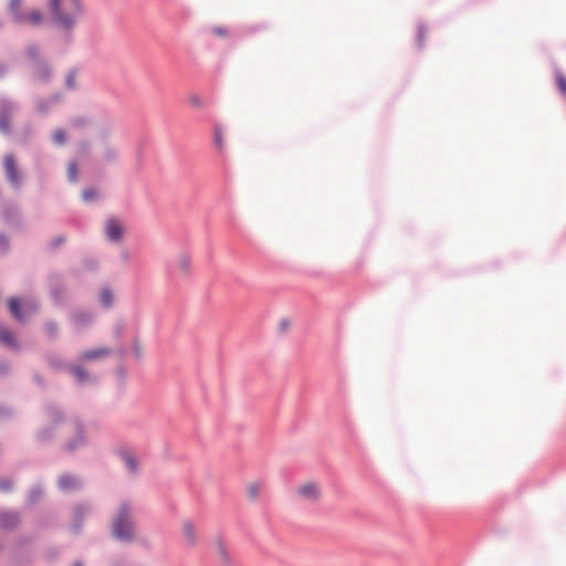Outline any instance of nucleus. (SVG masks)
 <instances>
[{
	"instance_id": "obj_24",
	"label": "nucleus",
	"mask_w": 566,
	"mask_h": 566,
	"mask_svg": "<svg viewBox=\"0 0 566 566\" xmlns=\"http://www.w3.org/2000/svg\"><path fill=\"white\" fill-rule=\"evenodd\" d=\"M82 197L85 201H90L97 197V192L94 189H85L82 192Z\"/></svg>"
},
{
	"instance_id": "obj_12",
	"label": "nucleus",
	"mask_w": 566,
	"mask_h": 566,
	"mask_svg": "<svg viewBox=\"0 0 566 566\" xmlns=\"http://www.w3.org/2000/svg\"><path fill=\"white\" fill-rule=\"evenodd\" d=\"M190 259L186 254H180L176 260V266L182 273H188L190 270Z\"/></svg>"
},
{
	"instance_id": "obj_18",
	"label": "nucleus",
	"mask_w": 566,
	"mask_h": 566,
	"mask_svg": "<svg viewBox=\"0 0 566 566\" xmlns=\"http://www.w3.org/2000/svg\"><path fill=\"white\" fill-rule=\"evenodd\" d=\"M17 515L13 513H3L0 515V523L4 527H9L17 522Z\"/></svg>"
},
{
	"instance_id": "obj_2",
	"label": "nucleus",
	"mask_w": 566,
	"mask_h": 566,
	"mask_svg": "<svg viewBox=\"0 0 566 566\" xmlns=\"http://www.w3.org/2000/svg\"><path fill=\"white\" fill-rule=\"evenodd\" d=\"M112 533L115 538L124 542L132 541L135 534L132 507L127 502L120 504L112 522Z\"/></svg>"
},
{
	"instance_id": "obj_28",
	"label": "nucleus",
	"mask_w": 566,
	"mask_h": 566,
	"mask_svg": "<svg viewBox=\"0 0 566 566\" xmlns=\"http://www.w3.org/2000/svg\"><path fill=\"white\" fill-rule=\"evenodd\" d=\"M85 124V120L82 118H75L71 120V125L74 127L83 126Z\"/></svg>"
},
{
	"instance_id": "obj_4",
	"label": "nucleus",
	"mask_w": 566,
	"mask_h": 566,
	"mask_svg": "<svg viewBox=\"0 0 566 566\" xmlns=\"http://www.w3.org/2000/svg\"><path fill=\"white\" fill-rule=\"evenodd\" d=\"M297 495L308 502H316L321 497V488L315 482H306L297 488Z\"/></svg>"
},
{
	"instance_id": "obj_33",
	"label": "nucleus",
	"mask_w": 566,
	"mask_h": 566,
	"mask_svg": "<svg viewBox=\"0 0 566 566\" xmlns=\"http://www.w3.org/2000/svg\"><path fill=\"white\" fill-rule=\"evenodd\" d=\"M74 448H75V444H70V446H69V449H70V450H72V449H74Z\"/></svg>"
},
{
	"instance_id": "obj_5",
	"label": "nucleus",
	"mask_w": 566,
	"mask_h": 566,
	"mask_svg": "<svg viewBox=\"0 0 566 566\" xmlns=\"http://www.w3.org/2000/svg\"><path fill=\"white\" fill-rule=\"evenodd\" d=\"M123 226L117 219H108L105 224V232L109 240L119 241L123 237Z\"/></svg>"
},
{
	"instance_id": "obj_19",
	"label": "nucleus",
	"mask_w": 566,
	"mask_h": 566,
	"mask_svg": "<svg viewBox=\"0 0 566 566\" xmlns=\"http://www.w3.org/2000/svg\"><path fill=\"white\" fill-rule=\"evenodd\" d=\"M0 342L7 345L13 344V335L6 327H0Z\"/></svg>"
},
{
	"instance_id": "obj_7",
	"label": "nucleus",
	"mask_w": 566,
	"mask_h": 566,
	"mask_svg": "<svg viewBox=\"0 0 566 566\" xmlns=\"http://www.w3.org/2000/svg\"><path fill=\"white\" fill-rule=\"evenodd\" d=\"M4 167L9 179L17 185L19 182V176L15 168V161L12 156L4 157Z\"/></svg>"
},
{
	"instance_id": "obj_20",
	"label": "nucleus",
	"mask_w": 566,
	"mask_h": 566,
	"mask_svg": "<svg viewBox=\"0 0 566 566\" xmlns=\"http://www.w3.org/2000/svg\"><path fill=\"white\" fill-rule=\"evenodd\" d=\"M99 300L104 306H111L112 302H113V295H112L111 291L107 289L103 290L101 292Z\"/></svg>"
},
{
	"instance_id": "obj_32",
	"label": "nucleus",
	"mask_w": 566,
	"mask_h": 566,
	"mask_svg": "<svg viewBox=\"0 0 566 566\" xmlns=\"http://www.w3.org/2000/svg\"><path fill=\"white\" fill-rule=\"evenodd\" d=\"M48 328H49V329H50V332H52V333H54V332L56 331L55 326H53V325H50Z\"/></svg>"
},
{
	"instance_id": "obj_31",
	"label": "nucleus",
	"mask_w": 566,
	"mask_h": 566,
	"mask_svg": "<svg viewBox=\"0 0 566 566\" xmlns=\"http://www.w3.org/2000/svg\"><path fill=\"white\" fill-rule=\"evenodd\" d=\"M6 238L3 235H0V245H6Z\"/></svg>"
},
{
	"instance_id": "obj_30",
	"label": "nucleus",
	"mask_w": 566,
	"mask_h": 566,
	"mask_svg": "<svg viewBox=\"0 0 566 566\" xmlns=\"http://www.w3.org/2000/svg\"><path fill=\"white\" fill-rule=\"evenodd\" d=\"M62 242H64V238L60 237V238H57V239L54 241V245H59V244H61Z\"/></svg>"
},
{
	"instance_id": "obj_25",
	"label": "nucleus",
	"mask_w": 566,
	"mask_h": 566,
	"mask_svg": "<svg viewBox=\"0 0 566 566\" xmlns=\"http://www.w3.org/2000/svg\"><path fill=\"white\" fill-rule=\"evenodd\" d=\"M212 33H213L214 35H217V36H221V38H224V36H227V35H228V31H227V29H226V28H223V27H214V28L212 29Z\"/></svg>"
},
{
	"instance_id": "obj_29",
	"label": "nucleus",
	"mask_w": 566,
	"mask_h": 566,
	"mask_svg": "<svg viewBox=\"0 0 566 566\" xmlns=\"http://www.w3.org/2000/svg\"><path fill=\"white\" fill-rule=\"evenodd\" d=\"M11 488V484L9 481H0V490L7 491Z\"/></svg>"
},
{
	"instance_id": "obj_16",
	"label": "nucleus",
	"mask_w": 566,
	"mask_h": 566,
	"mask_svg": "<svg viewBox=\"0 0 566 566\" xmlns=\"http://www.w3.org/2000/svg\"><path fill=\"white\" fill-rule=\"evenodd\" d=\"M66 133L65 130L59 128L56 130H54L53 135H52V140L54 144L59 145V146H62L66 143Z\"/></svg>"
},
{
	"instance_id": "obj_35",
	"label": "nucleus",
	"mask_w": 566,
	"mask_h": 566,
	"mask_svg": "<svg viewBox=\"0 0 566 566\" xmlns=\"http://www.w3.org/2000/svg\"><path fill=\"white\" fill-rule=\"evenodd\" d=\"M2 73V67L0 66V74Z\"/></svg>"
},
{
	"instance_id": "obj_15",
	"label": "nucleus",
	"mask_w": 566,
	"mask_h": 566,
	"mask_svg": "<svg viewBox=\"0 0 566 566\" xmlns=\"http://www.w3.org/2000/svg\"><path fill=\"white\" fill-rule=\"evenodd\" d=\"M188 103L195 109H201L205 107V101L198 94H190L188 96Z\"/></svg>"
},
{
	"instance_id": "obj_17",
	"label": "nucleus",
	"mask_w": 566,
	"mask_h": 566,
	"mask_svg": "<svg viewBox=\"0 0 566 566\" xmlns=\"http://www.w3.org/2000/svg\"><path fill=\"white\" fill-rule=\"evenodd\" d=\"M50 70L44 63H39L35 65V75L39 80L43 81L49 77Z\"/></svg>"
},
{
	"instance_id": "obj_9",
	"label": "nucleus",
	"mask_w": 566,
	"mask_h": 566,
	"mask_svg": "<svg viewBox=\"0 0 566 566\" xmlns=\"http://www.w3.org/2000/svg\"><path fill=\"white\" fill-rule=\"evenodd\" d=\"M182 535L185 541L189 545H196L197 543V532L195 526L190 522H185L182 525Z\"/></svg>"
},
{
	"instance_id": "obj_13",
	"label": "nucleus",
	"mask_w": 566,
	"mask_h": 566,
	"mask_svg": "<svg viewBox=\"0 0 566 566\" xmlns=\"http://www.w3.org/2000/svg\"><path fill=\"white\" fill-rule=\"evenodd\" d=\"M9 310L11 312V314L19 321H22L23 319V315L20 311V305H19V301L18 298L15 297H12L10 298L9 301Z\"/></svg>"
},
{
	"instance_id": "obj_6",
	"label": "nucleus",
	"mask_w": 566,
	"mask_h": 566,
	"mask_svg": "<svg viewBox=\"0 0 566 566\" xmlns=\"http://www.w3.org/2000/svg\"><path fill=\"white\" fill-rule=\"evenodd\" d=\"M109 356V349L106 347H101L96 349H90L81 353L78 360L81 363H87L93 360H101Z\"/></svg>"
},
{
	"instance_id": "obj_34",
	"label": "nucleus",
	"mask_w": 566,
	"mask_h": 566,
	"mask_svg": "<svg viewBox=\"0 0 566 566\" xmlns=\"http://www.w3.org/2000/svg\"><path fill=\"white\" fill-rule=\"evenodd\" d=\"M73 566H82L80 563H75Z\"/></svg>"
},
{
	"instance_id": "obj_26",
	"label": "nucleus",
	"mask_w": 566,
	"mask_h": 566,
	"mask_svg": "<svg viewBox=\"0 0 566 566\" xmlns=\"http://www.w3.org/2000/svg\"><path fill=\"white\" fill-rule=\"evenodd\" d=\"M0 130L8 132L9 130V119L4 116H0Z\"/></svg>"
},
{
	"instance_id": "obj_3",
	"label": "nucleus",
	"mask_w": 566,
	"mask_h": 566,
	"mask_svg": "<svg viewBox=\"0 0 566 566\" xmlns=\"http://www.w3.org/2000/svg\"><path fill=\"white\" fill-rule=\"evenodd\" d=\"M21 6L22 0H10L9 2V11L18 22L32 25H39L42 22V14L39 10L25 13L21 11Z\"/></svg>"
},
{
	"instance_id": "obj_10",
	"label": "nucleus",
	"mask_w": 566,
	"mask_h": 566,
	"mask_svg": "<svg viewBox=\"0 0 566 566\" xmlns=\"http://www.w3.org/2000/svg\"><path fill=\"white\" fill-rule=\"evenodd\" d=\"M70 373L78 382H86L90 380V375L81 366L71 367Z\"/></svg>"
},
{
	"instance_id": "obj_14",
	"label": "nucleus",
	"mask_w": 566,
	"mask_h": 566,
	"mask_svg": "<svg viewBox=\"0 0 566 566\" xmlns=\"http://www.w3.org/2000/svg\"><path fill=\"white\" fill-rule=\"evenodd\" d=\"M261 489H262V486L260 483H258V482L250 483L247 486V496L250 500H256L261 492Z\"/></svg>"
},
{
	"instance_id": "obj_22",
	"label": "nucleus",
	"mask_w": 566,
	"mask_h": 566,
	"mask_svg": "<svg viewBox=\"0 0 566 566\" xmlns=\"http://www.w3.org/2000/svg\"><path fill=\"white\" fill-rule=\"evenodd\" d=\"M214 144L220 150H222L223 144H224V138H223V133L220 127L214 128Z\"/></svg>"
},
{
	"instance_id": "obj_8",
	"label": "nucleus",
	"mask_w": 566,
	"mask_h": 566,
	"mask_svg": "<svg viewBox=\"0 0 566 566\" xmlns=\"http://www.w3.org/2000/svg\"><path fill=\"white\" fill-rule=\"evenodd\" d=\"M81 484L80 480L72 475H62L59 479V485L64 491H71L78 488Z\"/></svg>"
},
{
	"instance_id": "obj_1",
	"label": "nucleus",
	"mask_w": 566,
	"mask_h": 566,
	"mask_svg": "<svg viewBox=\"0 0 566 566\" xmlns=\"http://www.w3.org/2000/svg\"><path fill=\"white\" fill-rule=\"evenodd\" d=\"M49 9L53 21L63 28L73 27L83 12L80 0H49Z\"/></svg>"
},
{
	"instance_id": "obj_27",
	"label": "nucleus",
	"mask_w": 566,
	"mask_h": 566,
	"mask_svg": "<svg viewBox=\"0 0 566 566\" xmlns=\"http://www.w3.org/2000/svg\"><path fill=\"white\" fill-rule=\"evenodd\" d=\"M424 38H426V29L424 28H419V30H418V43H419V45H423Z\"/></svg>"
},
{
	"instance_id": "obj_11",
	"label": "nucleus",
	"mask_w": 566,
	"mask_h": 566,
	"mask_svg": "<svg viewBox=\"0 0 566 566\" xmlns=\"http://www.w3.org/2000/svg\"><path fill=\"white\" fill-rule=\"evenodd\" d=\"M122 459H123L126 468L130 472H136L137 471L138 463H137V460L135 459V457L132 453H128V452L122 453Z\"/></svg>"
},
{
	"instance_id": "obj_23",
	"label": "nucleus",
	"mask_w": 566,
	"mask_h": 566,
	"mask_svg": "<svg viewBox=\"0 0 566 566\" xmlns=\"http://www.w3.org/2000/svg\"><path fill=\"white\" fill-rule=\"evenodd\" d=\"M67 177L71 181H75L77 178V165L74 161L69 164Z\"/></svg>"
},
{
	"instance_id": "obj_21",
	"label": "nucleus",
	"mask_w": 566,
	"mask_h": 566,
	"mask_svg": "<svg viewBox=\"0 0 566 566\" xmlns=\"http://www.w3.org/2000/svg\"><path fill=\"white\" fill-rule=\"evenodd\" d=\"M556 85L558 91L566 96V77L562 73L556 74Z\"/></svg>"
}]
</instances>
